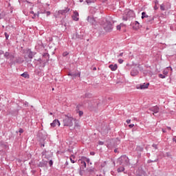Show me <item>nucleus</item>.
Instances as JSON below:
<instances>
[{"instance_id": "15", "label": "nucleus", "mask_w": 176, "mask_h": 176, "mask_svg": "<svg viewBox=\"0 0 176 176\" xmlns=\"http://www.w3.org/2000/svg\"><path fill=\"white\" fill-rule=\"evenodd\" d=\"M60 120L55 119L51 124L50 126L51 127H56V126H58L60 127Z\"/></svg>"}, {"instance_id": "61", "label": "nucleus", "mask_w": 176, "mask_h": 176, "mask_svg": "<svg viewBox=\"0 0 176 176\" xmlns=\"http://www.w3.org/2000/svg\"><path fill=\"white\" fill-rule=\"evenodd\" d=\"M129 127L130 129H133V127H134V124H129Z\"/></svg>"}, {"instance_id": "1", "label": "nucleus", "mask_w": 176, "mask_h": 176, "mask_svg": "<svg viewBox=\"0 0 176 176\" xmlns=\"http://www.w3.org/2000/svg\"><path fill=\"white\" fill-rule=\"evenodd\" d=\"M3 57L9 60L10 67H12V65H16V64H23V63H24V58H23V57H15L14 54H10L9 52H6Z\"/></svg>"}, {"instance_id": "38", "label": "nucleus", "mask_w": 176, "mask_h": 176, "mask_svg": "<svg viewBox=\"0 0 176 176\" xmlns=\"http://www.w3.org/2000/svg\"><path fill=\"white\" fill-rule=\"evenodd\" d=\"M129 19H130V17H129V16H127L126 14V15H124V16H122V20H123L124 21H127V20H129Z\"/></svg>"}, {"instance_id": "6", "label": "nucleus", "mask_w": 176, "mask_h": 176, "mask_svg": "<svg viewBox=\"0 0 176 176\" xmlns=\"http://www.w3.org/2000/svg\"><path fill=\"white\" fill-rule=\"evenodd\" d=\"M87 21L91 24V25H93L94 28H96L97 25H98V22L96 21V19L93 16H87Z\"/></svg>"}, {"instance_id": "37", "label": "nucleus", "mask_w": 176, "mask_h": 176, "mask_svg": "<svg viewBox=\"0 0 176 176\" xmlns=\"http://www.w3.org/2000/svg\"><path fill=\"white\" fill-rule=\"evenodd\" d=\"M84 173H85V169L80 168V169H79L80 175L83 176Z\"/></svg>"}, {"instance_id": "14", "label": "nucleus", "mask_w": 176, "mask_h": 176, "mask_svg": "<svg viewBox=\"0 0 176 176\" xmlns=\"http://www.w3.org/2000/svg\"><path fill=\"white\" fill-rule=\"evenodd\" d=\"M5 149H8V144L3 142H0V152H3Z\"/></svg>"}, {"instance_id": "35", "label": "nucleus", "mask_w": 176, "mask_h": 176, "mask_svg": "<svg viewBox=\"0 0 176 176\" xmlns=\"http://www.w3.org/2000/svg\"><path fill=\"white\" fill-rule=\"evenodd\" d=\"M118 173H123L124 171V167L121 166L117 169Z\"/></svg>"}, {"instance_id": "9", "label": "nucleus", "mask_w": 176, "mask_h": 176, "mask_svg": "<svg viewBox=\"0 0 176 176\" xmlns=\"http://www.w3.org/2000/svg\"><path fill=\"white\" fill-rule=\"evenodd\" d=\"M49 162L45 160H42L41 162L37 164V167H41V168H44L45 167H47V164Z\"/></svg>"}, {"instance_id": "2", "label": "nucleus", "mask_w": 176, "mask_h": 176, "mask_svg": "<svg viewBox=\"0 0 176 176\" xmlns=\"http://www.w3.org/2000/svg\"><path fill=\"white\" fill-rule=\"evenodd\" d=\"M76 119L71 114H65L63 120L64 127H72L74 126V121Z\"/></svg>"}, {"instance_id": "29", "label": "nucleus", "mask_w": 176, "mask_h": 176, "mask_svg": "<svg viewBox=\"0 0 176 176\" xmlns=\"http://www.w3.org/2000/svg\"><path fill=\"white\" fill-rule=\"evenodd\" d=\"M135 149L138 152H144V147L143 146H137Z\"/></svg>"}, {"instance_id": "56", "label": "nucleus", "mask_w": 176, "mask_h": 176, "mask_svg": "<svg viewBox=\"0 0 176 176\" xmlns=\"http://www.w3.org/2000/svg\"><path fill=\"white\" fill-rule=\"evenodd\" d=\"M154 10H157V9H159V7H157V6L155 5L153 7Z\"/></svg>"}, {"instance_id": "50", "label": "nucleus", "mask_w": 176, "mask_h": 176, "mask_svg": "<svg viewBox=\"0 0 176 176\" xmlns=\"http://www.w3.org/2000/svg\"><path fill=\"white\" fill-rule=\"evenodd\" d=\"M19 133H20L21 134H23V133H24V130L22 128H20L19 129Z\"/></svg>"}, {"instance_id": "36", "label": "nucleus", "mask_w": 176, "mask_h": 176, "mask_svg": "<svg viewBox=\"0 0 176 176\" xmlns=\"http://www.w3.org/2000/svg\"><path fill=\"white\" fill-rule=\"evenodd\" d=\"M82 105L80 104H78L76 107V111L78 112V111H80V108H82Z\"/></svg>"}, {"instance_id": "11", "label": "nucleus", "mask_w": 176, "mask_h": 176, "mask_svg": "<svg viewBox=\"0 0 176 176\" xmlns=\"http://www.w3.org/2000/svg\"><path fill=\"white\" fill-rule=\"evenodd\" d=\"M94 104L89 105V108L90 111H96L97 109V107H98V102H97L96 100L93 101Z\"/></svg>"}, {"instance_id": "59", "label": "nucleus", "mask_w": 176, "mask_h": 176, "mask_svg": "<svg viewBox=\"0 0 176 176\" xmlns=\"http://www.w3.org/2000/svg\"><path fill=\"white\" fill-rule=\"evenodd\" d=\"M98 145H104V142H102V141H99V142H98Z\"/></svg>"}, {"instance_id": "5", "label": "nucleus", "mask_w": 176, "mask_h": 176, "mask_svg": "<svg viewBox=\"0 0 176 176\" xmlns=\"http://www.w3.org/2000/svg\"><path fill=\"white\" fill-rule=\"evenodd\" d=\"M70 10L71 9L68 8V7L65 8L64 10H58L56 14V19H58V17H61V16H65Z\"/></svg>"}, {"instance_id": "31", "label": "nucleus", "mask_w": 176, "mask_h": 176, "mask_svg": "<svg viewBox=\"0 0 176 176\" xmlns=\"http://www.w3.org/2000/svg\"><path fill=\"white\" fill-rule=\"evenodd\" d=\"M157 162H159V158H156L154 160H147L148 164H149V163H157Z\"/></svg>"}, {"instance_id": "20", "label": "nucleus", "mask_w": 176, "mask_h": 176, "mask_svg": "<svg viewBox=\"0 0 176 176\" xmlns=\"http://www.w3.org/2000/svg\"><path fill=\"white\" fill-rule=\"evenodd\" d=\"M79 2L82 3V2H84V3H87V5H91V3H94L96 2V0H79Z\"/></svg>"}, {"instance_id": "30", "label": "nucleus", "mask_w": 176, "mask_h": 176, "mask_svg": "<svg viewBox=\"0 0 176 176\" xmlns=\"http://www.w3.org/2000/svg\"><path fill=\"white\" fill-rule=\"evenodd\" d=\"M5 16H6V12H5L4 11H2L0 13V20H2V19H5Z\"/></svg>"}, {"instance_id": "22", "label": "nucleus", "mask_w": 176, "mask_h": 176, "mask_svg": "<svg viewBox=\"0 0 176 176\" xmlns=\"http://www.w3.org/2000/svg\"><path fill=\"white\" fill-rule=\"evenodd\" d=\"M138 74H140V72H138V69L133 68L131 71V76H137V75H138Z\"/></svg>"}, {"instance_id": "24", "label": "nucleus", "mask_w": 176, "mask_h": 176, "mask_svg": "<svg viewBox=\"0 0 176 176\" xmlns=\"http://www.w3.org/2000/svg\"><path fill=\"white\" fill-rule=\"evenodd\" d=\"M78 162L80 163V168H82V170H85V168H86V167L87 166L86 162H85L83 161H78Z\"/></svg>"}, {"instance_id": "51", "label": "nucleus", "mask_w": 176, "mask_h": 176, "mask_svg": "<svg viewBox=\"0 0 176 176\" xmlns=\"http://www.w3.org/2000/svg\"><path fill=\"white\" fill-rule=\"evenodd\" d=\"M116 144H120V140L119 139V138H117L116 139Z\"/></svg>"}, {"instance_id": "63", "label": "nucleus", "mask_w": 176, "mask_h": 176, "mask_svg": "<svg viewBox=\"0 0 176 176\" xmlns=\"http://www.w3.org/2000/svg\"><path fill=\"white\" fill-rule=\"evenodd\" d=\"M36 14L37 17H39V14H41V11H38Z\"/></svg>"}, {"instance_id": "49", "label": "nucleus", "mask_w": 176, "mask_h": 176, "mask_svg": "<svg viewBox=\"0 0 176 176\" xmlns=\"http://www.w3.org/2000/svg\"><path fill=\"white\" fill-rule=\"evenodd\" d=\"M45 14H46L47 17H49V16L51 14V12H50V11H45Z\"/></svg>"}, {"instance_id": "28", "label": "nucleus", "mask_w": 176, "mask_h": 176, "mask_svg": "<svg viewBox=\"0 0 176 176\" xmlns=\"http://www.w3.org/2000/svg\"><path fill=\"white\" fill-rule=\"evenodd\" d=\"M21 76L25 78V79H30V74H28V72H23L22 74H21Z\"/></svg>"}, {"instance_id": "4", "label": "nucleus", "mask_w": 176, "mask_h": 176, "mask_svg": "<svg viewBox=\"0 0 176 176\" xmlns=\"http://www.w3.org/2000/svg\"><path fill=\"white\" fill-rule=\"evenodd\" d=\"M117 163L120 164V166H129V164H130V160L128 156L122 155L118 159Z\"/></svg>"}, {"instance_id": "17", "label": "nucleus", "mask_w": 176, "mask_h": 176, "mask_svg": "<svg viewBox=\"0 0 176 176\" xmlns=\"http://www.w3.org/2000/svg\"><path fill=\"white\" fill-rule=\"evenodd\" d=\"M28 57L30 59V62L32 61V58H34V56H35V54H36V52H34L32 51H31V50H28Z\"/></svg>"}, {"instance_id": "52", "label": "nucleus", "mask_w": 176, "mask_h": 176, "mask_svg": "<svg viewBox=\"0 0 176 176\" xmlns=\"http://www.w3.org/2000/svg\"><path fill=\"white\" fill-rule=\"evenodd\" d=\"M117 57L118 58H119V57H123V52H121L120 54H118Z\"/></svg>"}, {"instance_id": "12", "label": "nucleus", "mask_w": 176, "mask_h": 176, "mask_svg": "<svg viewBox=\"0 0 176 176\" xmlns=\"http://www.w3.org/2000/svg\"><path fill=\"white\" fill-rule=\"evenodd\" d=\"M72 19L74 20V21H79V12H78L76 10L74 11Z\"/></svg>"}, {"instance_id": "21", "label": "nucleus", "mask_w": 176, "mask_h": 176, "mask_svg": "<svg viewBox=\"0 0 176 176\" xmlns=\"http://www.w3.org/2000/svg\"><path fill=\"white\" fill-rule=\"evenodd\" d=\"M78 162H85V163H87L89 166V158L85 156H82L80 159L78 160Z\"/></svg>"}, {"instance_id": "55", "label": "nucleus", "mask_w": 176, "mask_h": 176, "mask_svg": "<svg viewBox=\"0 0 176 176\" xmlns=\"http://www.w3.org/2000/svg\"><path fill=\"white\" fill-rule=\"evenodd\" d=\"M23 104H24L25 107H28L29 106V103L27 101L24 102Z\"/></svg>"}, {"instance_id": "41", "label": "nucleus", "mask_w": 176, "mask_h": 176, "mask_svg": "<svg viewBox=\"0 0 176 176\" xmlns=\"http://www.w3.org/2000/svg\"><path fill=\"white\" fill-rule=\"evenodd\" d=\"M159 78H161V79H164L166 78V76L162 74H158Z\"/></svg>"}, {"instance_id": "62", "label": "nucleus", "mask_w": 176, "mask_h": 176, "mask_svg": "<svg viewBox=\"0 0 176 176\" xmlns=\"http://www.w3.org/2000/svg\"><path fill=\"white\" fill-rule=\"evenodd\" d=\"M63 56V57L68 56V52H64Z\"/></svg>"}, {"instance_id": "32", "label": "nucleus", "mask_w": 176, "mask_h": 176, "mask_svg": "<svg viewBox=\"0 0 176 176\" xmlns=\"http://www.w3.org/2000/svg\"><path fill=\"white\" fill-rule=\"evenodd\" d=\"M94 170H96L93 166H91V167H90V168H88L87 169V171L88 172V173H94Z\"/></svg>"}, {"instance_id": "19", "label": "nucleus", "mask_w": 176, "mask_h": 176, "mask_svg": "<svg viewBox=\"0 0 176 176\" xmlns=\"http://www.w3.org/2000/svg\"><path fill=\"white\" fill-rule=\"evenodd\" d=\"M146 19H147L146 23H148V24H153L155 20V16H148V17H146Z\"/></svg>"}, {"instance_id": "18", "label": "nucleus", "mask_w": 176, "mask_h": 176, "mask_svg": "<svg viewBox=\"0 0 176 176\" xmlns=\"http://www.w3.org/2000/svg\"><path fill=\"white\" fill-rule=\"evenodd\" d=\"M125 14H126L129 19L130 17H134V11L133 10H126L125 11Z\"/></svg>"}, {"instance_id": "44", "label": "nucleus", "mask_w": 176, "mask_h": 176, "mask_svg": "<svg viewBox=\"0 0 176 176\" xmlns=\"http://www.w3.org/2000/svg\"><path fill=\"white\" fill-rule=\"evenodd\" d=\"M116 28H117L118 31H120V30H122V24L118 25L116 26Z\"/></svg>"}, {"instance_id": "58", "label": "nucleus", "mask_w": 176, "mask_h": 176, "mask_svg": "<svg viewBox=\"0 0 176 176\" xmlns=\"http://www.w3.org/2000/svg\"><path fill=\"white\" fill-rule=\"evenodd\" d=\"M2 54H5V52H3V50H0V56H2Z\"/></svg>"}, {"instance_id": "25", "label": "nucleus", "mask_w": 176, "mask_h": 176, "mask_svg": "<svg viewBox=\"0 0 176 176\" xmlns=\"http://www.w3.org/2000/svg\"><path fill=\"white\" fill-rule=\"evenodd\" d=\"M109 68H110V69L111 71H116V69H118V64H111L109 65Z\"/></svg>"}, {"instance_id": "7", "label": "nucleus", "mask_w": 176, "mask_h": 176, "mask_svg": "<svg viewBox=\"0 0 176 176\" xmlns=\"http://www.w3.org/2000/svg\"><path fill=\"white\" fill-rule=\"evenodd\" d=\"M104 30L106 32H111L113 30V24L111 22H107L104 25Z\"/></svg>"}, {"instance_id": "57", "label": "nucleus", "mask_w": 176, "mask_h": 176, "mask_svg": "<svg viewBox=\"0 0 176 176\" xmlns=\"http://www.w3.org/2000/svg\"><path fill=\"white\" fill-rule=\"evenodd\" d=\"M70 161H71V163H76V162L75 161V160H74L73 159H72V157H70Z\"/></svg>"}, {"instance_id": "39", "label": "nucleus", "mask_w": 176, "mask_h": 176, "mask_svg": "<svg viewBox=\"0 0 176 176\" xmlns=\"http://www.w3.org/2000/svg\"><path fill=\"white\" fill-rule=\"evenodd\" d=\"M160 10H162V12H164V10H166L165 6H164V3H162V4L160 6Z\"/></svg>"}, {"instance_id": "10", "label": "nucleus", "mask_w": 176, "mask_h": 176, "mask_svg": "<svg viewBox=\"0 0 176 176\" xmlns=\"http://www.w3.org/2000/svg\"><path fill=\"white\" fill-rule=\"evenodd\" d=\"M148 111H151V112H153V115H155V113H159V111H160V109L157 107V105H155L154 107H150L148 109Z\"/></svg>"}, {"instance_id": "45", "label": "nucleus", "mask_w": 176, "mask_h": 176, "mask_svg": "<svg viewBox=\"0 0 176 176\" xmlns=\"http://www.w3.org/2000/svg\"><path fill=\"white\" fill-rule=\"evenodd\" d=\"M48 163H49L50 167H52L53 163H54L53 161L52 160H50Z\"/></svg>"}, {"instance_id": "3", "label": "nucleus", "mask_w": 176, "mask_h": 176, "mask_svg": "<svg viewBox=\"0 0 176 176\" xmlns=\"http://www.w3.org/2000/svg\"><path fill=\"white\" fill-rule=\"evenodd\" d=\"M43 57H45V60H43V58H39L37 61L40 64V67L41 68H45L46 67V64L49 63V58H50V55L49 53L45 52L43 54Z\"/></svg>"}, {"instance_id": "27", "label": "nucleus", "mask_w": 176, "mask_h": 176, "mask_svg": "<svg viewBox=\"0 0 176 176\" xmlns=\"http://www.w3.org/2000/svg\"><path fill=\"white\" fill-rule=\"evenodd\" d=\"M29 166L32 168H35V167L36 166V164L35 162V160H32L30 162H29Z\"/></svg>"}, {"instance_id": "23", "label": "nucleus", "mask_w": 176, "mask_h": 176, "mask_svg": "<svg viewBox=\"0 0 176 176\" xmlns=\"http://www.w3.org/2000/svg\"><path fill=\"white\" fill-rule=\"evenodd\" d=\"M38 144L41 148H45V145H46V139H41Z\"/></svg>"}, {"instance_id": "33", "label": "nucleus", "mask_w": 176, "mask_h": 176, "mask_svg": "<svg viewBox=\"0 0 176 176\" xmlns=\"http://www.w3.org/2000/svg\"><path fill=\"white\" fill-rule=\"evenodd\" d=\"M91 97H93V95L90 93H87L84 96L85 98H91Z\"/></svg>"}, {"instance_id": "53", "label": "nucleus", "mask_w": 176, "mask_h": 176, "mask_svg": "<svg viewBox=\"0 0 176 176\" xmlns=\"http://www.w3.org/2000/svg\"><path fill=\"white\" fill-rule=\"evenodd\" d=\"M36 17H37L36 13H34L33 14V16L32 17V19H36Z\"/></svg>"}, {"instance_id": "26", "label": "nucleus", "mask_w": 176, "mask_h": 176, "mask_svg": "<svg viewBox=\"0 0 176 176\" xmlns=\"http://www.w3.org/2000/svg\"><path fill=\"white\" fill-rule=\"evenodd\" d=\"M169 69H170V71H173V68H171V67H167L166 69H165L164 71H163V74L165 76H167V75L168 74V71Z\"/></svg>"}, {"instance_id": "43", "label": "nucleus", "mask_w": 176, "mask_h": 176, "mask_svg": "<svg viewBox=\"0 0 176 176\" xmlns=\"http://www.w3.org/2000/svg\"><path fill=\"white\" fill-rule=\"evenodd\" d=\"M77 113H78L79 116H83V111L79 110L78 111H77Z\"/></svg>"}, {"instance_id": "47", "label": "nucleus", "mask_w": 176, "mask_h": 176, "mask_svg": "<svg viewBox=\"0 0 176 176\" xmlns=\"http://www.w3.org/2000/svg\"><path fill=\"white\" fill-rule=\"evenodd\" d=\"M138 68H139L140 71H144V67H141V65H138Z\"/></svg>"}, {"instance_id": "48", "label": "nucleus", "mask_w": 176, "mask_h": 176, "mask_svg": "<svg viewBox=\"0 0 176 176\" xmlns=\"http://www.w3.org/2000/svg\"><path fill=\"white\" fill-rule=\"evenodd\" d=\"M105 166H107V161H104L103 164H101V167L104 168Z\"/></svg>"}, {"instance_id": "40", "label": "nucleus", "mask_w": 176, "mask_h": 176, "mask_svg": "<svg viewBox=\"0 0 176 176\" xmlns=\"http://www.w3.org/2000/svg\"><path fill=\"white\" fill-rule=\"evenodd\" d=\"M47 153V151L46 149H44L43 152L41 153L42 156H46V154Z\"/></svg>"}, {"instance_id": "16", "label": "nucleus", "mask_w": 176, "mask_h": 176, "mask_svg": "<svg viewBox=\"0 0 176 176\" xmlns=\"http://www.w3.org/2000/svg\"><path fill=\"white\" fill-rule=\"evenodd\" d=\"M132 25H133V28L137 31V30H140L141 25H140V22L135 21V22H133L132 23Z\"/></svg>"}, {"instance_id": "13", "label": "nucleus", "mask_w": 176, "mask_h": 176, "mask_svg": "<svg viewBox=\"0 0 176 176\" xmlns=\"http://www.w3.org/2000/svg\"><path fill=\"white\" fill-rule=\"evenodd\" d=\"M149 87V82L141 84L140 86H137L136 89L145 90V89H148Z\"/></svg>"}, {"instance_id": "8", "label": "nucleus", "mask_w": 176, "mask_h": 176, "mask_svg": "<svg viewBox=\"0 0 176 176\" xmlns=\"http://www.w3.org/2000/svg\"><path fill=\"white\" fill-rule=\"evenodd\" d=\"M68 76H72V79H76L77 76L80 78V72H78L77 73L75 72H69L67 74Z\"/></svg>"}, {"instance_id": "64", "label": "nucleus", "mask_w": 176, "mask_h": 176, "mask_svg": "<svg viewBox=\"0 0 176 176\" xmlns=\"http://www.w3.org/2000/svg\"><path fill=\"white\" fill-rule=\"evenodd\" d=\"M173 142H175V144H176V136H174L173 138Z\"/></svg>"}, {"instance_id": "34", "label": "nucleus", "mask_w": 176, "mask_h": 176, "mask_svg": "<svg viewBox=\"0 0 176 176\" xmlns=\"http://www.w3.org/2000/svg\"><path fill=\"white\" fill-rule=\"evenodd\" d=\"M146 17H148V14H146V12H142V19L144 20V19H146Z\"/></svg>"}, {"instance_id": "46", "label": "nucleus", "mask_w": 176, "mask_h": 176, "mask_svg": "<svg viewBox=\"0 0 176 176\" xmlns=\"http://www.w3.org/2000/svg\"><path fill=\"white\" fill-rule=\"evenodd\" d=\"M124 62V60H123L122 58L118 59L119 64H123Z\"/></svg>"}, {"instance_id": "42", "label": "nucleus", "mask_w": 176, "mask_h": 176, "mask_svg": "<svg viewBox=\"0 0 176 176\" xmlns=\"http://www.w3.org/2000/svg\"><path fill=\"white\" fill-rule=\"evenodd\" d=\"M4 35L6 37V41H8L9 39V34H8V32H5Z\"/></svg>"}, {"instance_id": "60", "label": "nucleus", "mask_w": 176, "mask_h": 176, "mask_svg": "<svg viewBox=\"0 0 176 176\" xmlns=\"http://www.w3.org/2000/svg\"><path fill=\"white\" fill-rule=\"evenodd\" d=\"M154 3H155V5H156V6L159 5V1L155 0Z\"/></svg>"}, {"instance_id": "54", "label": "nucleus", "mask_w": 176, "mask_h": 176, "mask_svg": "<svg viewBox=\"0 0 176 176\" xmlns=\"http://www.w3.org/2000/svg\"><path fill=\"white\" fill-rule=\"evenodd\" d=\"M152 146H153V148H154L155 149H157V144H153L152 145Z\"/></svg>"}]
</instances>
